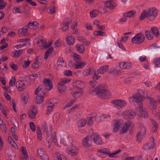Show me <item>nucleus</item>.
I'll use <instances>...</instances> for the list:
<instances>
[{"instance_id": "obj_1", "label": "nucleus", "mask_w": 160, "mask_h": 160, "mask_svg": "<svg viewBox=\"0 0 160 160\" xmlns=\"http://www.w3.org/2000/svg\"><path fill=\"white\" fill-rule=\"evenodd\" d=\"M140 92H142L140 90L138 91L137 94L130 98V99H132L133 102L136 103L137 106L140 109H141L140 111V114L138 116L144 118H147L148 117V113L145 109H142L143 107L142 101H143V95L140 93Z\"/></svg>"}, {"instance_id": "obj_2", "label": "nucleus", "mask_w": 160, "mask_h": 160, "mask_svg": "<svg viewBox=\"0 0 160 160\" xmlns=\"http://www.w3.org/2000/svg\"><path fill=\"white\" fill-rule=\"evenodd\" d=\"M95 95L104 99L109 98L111 97V92H109L107 87L103 85H100L96 87L93 89Z\"/></svg>"}, {"instance_id": "obj_3", "label": "nucleus", "mask_w": 160, "mask_h": 160, "mask_svg": "<svg viewBox=\"0 0 160 160\" xmlns=\"http://www.w3.org/2000/svg\"><path fill=\"white\" fill-rule=\"evenodd\" d=\"M158 15V11L155 7L149 8L148 11L144 10L139 17V19L142 20L146 18L151 21L154 20Z\"/></svg>"}, {"instance_id": "obj_4", "label": "nucleus", "mask_w": 160, "mask_h": 160, "mask_svg": "<svg viewBox=\"0 0 160 160\" xmlns=\"http://www.w3.org/2000/svg\"><path fill=\"white\" fill-rule=\"evenodd\" d=\"M75 91L72 92V96L75 98L81 97L82 94V88H83L84 83L81 81H77L74 83Z\"/></svg>"}, {"instance_id": "obj_5", "label": "nucleus", "mask_w": 160, "mask_h": 160, "mask_svg": "<svg viewBox=\"0 0 160 160\" xmlns=\"http://www.w3.org/2000/svg\"><path fill=\"white\" fill-rule=\"evenodd\" d=\"M37 44H41L40 47L42 49H45L49 48L52 44V42H49V43H46V39L42 37H37L34 40Z\"/></svg>"}, {"instance_id": "obj_6", "label": "nucleus", "mask_w": 160, "mask_h": 160, "mask_svg": "<svg viewBox=\"0 0 160 160\" xmlns=\"http://www.w3.org/2000/svg\"><path fill=\"white\" fill-rule=\"evenodd\" d=\"M145 39V36L141 33H138L132 39V42L134 44H139L143 42Z\"/></svg>"}, {"instance_id": "obj_7", "label": "nucleus", "mask_w": 160, "mask_h": 160, "mask_svg": "<svg viewBox=\"0 0 160 160\" xmlns=\"http://www.w3.org/2000/svg\"><path fill=\"white\" fill-rule=\"evenodd\" d=\"M140 130L137 135V138L138 141H140L142 136L146 133V128L144 125L142 123L139 124Z\"/></svg>"}, {"instance_id": "obj_8", "label": "nucleus", "mask_w": 160, "mask_h": 160, "mask_svg": "<svg viewBox=\"0 0 160 160\" xmlns=\"http://www.w3.org/2000/svg\"><path fill=\"white\" fill-rule=\"evenodd\" d=\"M93 138L92 136H88L82 140L83 145L87 147H90L93 141Z\"/></svg>"}, {"instance_id": "obj_9", "label": "nucleus", "mask_w": 160, "mask_h": 160, "mask_svg": "<svg viewBox=\"0 0 160 160\" xmlns=\"http://www.w3.org/2000/svg\"><path fill=\"white\" fill-rule=\"evenodd\" d=\"M37 153L42 160H49L48 156L43 149L41 148L38 149Z\"/></svg>"}, {"instance_id": "obj_10", "label": "nucleus", "mask_w": 160, "mask_h": 160, "mask_svg": "<svg viewBox=\"0 0 160 160\" xmlns=\"http://www.w3.org/2000/svg\"><path fill=\"white\" fill-rule=\"evenodd\" d=\"M43 83L44 84L43 88L45 90L49 91L52 88V81L49 79H45L43 81Z\"/></svg>"}, {"instance_id": "obj_11", "label": "nucleus", "mask_w": 160, "mask_h": 160, "mask_svg": "<svg viewBox=\"0 0 160 160\" xmlns=\"http://www.w3.org/2000/svg\"><path fill=\"white\" fill-rule=\"evenodd\" d=\"M48 136L46 138V140H48ZM51 140L50 141H46V143L48 144V148H50L51 143L52 142H53L55 143H57V139L56 137V133L55 132H53L52 135L51 136L50 138Z\"/></svg>"}, {"instance_id": "obj_12", "label": "nucleus", "mask_w": 160, "mask_h": 160, "mask_svg": "<svg viewBox=\"0 0 160 160\" xmlns=\"http://www.w3.org/2000/svg\"><path fill=\"white\" fill-rule=\"evenodd\" d=\"M70 149L67 150V153L72 156H75L78 154V148L75 146H73L72 144V146L69 147Z\"/></svg>"}, {"instance_id": "obj_13", "label": "nucleus", "mask_w": 160, "mask_h": 160, "mask_svg": "<svg viewBox=\"0 0 160 160\" xmlns=\"http://www.w3.org/2000/svg\"><path fill=\"white\" fill-rule=\"evenodd\" d=\"M123 124L122 120H115L113 121V124L114 126L113 131L114 132H117L120 126Z\"/></svg>"}, {"instance_id": "obj_14", "label": "nucleus", "mask_w": 160, "mask_h": 160, "mask_svg": "<svg viewBox=\"0 0 160 160\" xmlns=\"http://www.w3.org/2000/svg\"><path fill=\"white\" fill-rule=\"evenodd\" d=\"M112 102L116 106L120 108L125 107L127 105L126 102L123 100L121 99L113 100L112 101Z\"/></svg>"}, {"instance_id": "obj_15", "label": "nucleus", "mask_w": 160, "mask_h": 160, "mask_svg": "<svg viewBox=\"0 0 160 160\" xmlns=\"http://www.w3.org/2000/svg\"><path fill=\"white\" fill-rule=\"evenodd\" d=\"M154 139L153 137L151 138V142L144 145L143 146V148L145 150H148L153 148L155 147Z\"/></svg>"}, {"instance_id": "obj_16", "label": "nucleus", "mask_w": 160, "mask_h": 160, "mask_svg": "<svg viewBox=\"0 0 160 160\" xmlns=\"http://www.w3.org/2000/svg\"><path fill=\"white\" fill-rule=\"evenodd\" d=\"M61 142L64 145L70 147L72 146V139L71 138L68 137L64 139H61Z\"/></svg>"}, {"instance_id": "obj_17", "label": "nucleus", "mask_w": 160, "mask_h": 160, "mask_svg": "<svg viewBox=\"0 0 160 160\" xmlns=\"http://www.w3.org/2000/svg\"><path fill=\"white\" fill-rule=\"evenodd\" d=\"M52 157L55 160H67V158L65 156L59 153L58 152L54 153L53 154Z\"/></svg>"}, {"instance_id": "obj_18", "label": "nucleus", "mask_w": 160, "mask_h": 160, "mask_svg": "<svg viewBox=\"0 0 160 160\" xmlns=\"http://www.w3.org/2000/svg\"><path fill=\"white\" fill-rule=\"evenodd\" d=\"M16 87L18 90L20 91H22L26 88L25 83L23 81H17L16 84Z\"/></svg>"}, {"instance_id": "obj_19", "label": "nucleus", "mask_w": 160, "mask_h": 160, "mask_svg": "<svg viewBox=\"0 0 160 160\" xmlns=\"http://www.w3.org/2000/svg\"><path fill=\"white\" fill-rule=\"evenodd\" d=\"M37 108L34 106H32V108L28 113L29 117L32 119L34 118L37 113Z\"/></svg>"}, {"instance_id": "obj_20", "label": "nucleus", "mask_w": 160, "mask_h": 160, "mask_svg": "<svg viewBox=\"0 0 160 160\" xmlns=\"http://www.w3.org/2000/svg\"><path fill=\"white\" fill-rule=\"evenodd\" d=\"M71 23L70 20H65L62 22L61 28L62 30L64 32H66L68 30V25Z\"/></svg>"}, {"instance_id": "obj_21", "label": "nucleus", "mask_w": 160, "mask_h": 160, "mask_svg": "<svg viewBox=\"0 0 160 160\" xmlns=\"http://www.w3.org/2000/svg\"><path fill=\"white\" fill-rule=\"evenodd\" d=\"M93 140L95 143L97 144L101 145L103 144L101 138L99 135L98 134H96L93 137Z\"/></svg>"}, {"instance_id": "obj_22", "label": "nucleus", "mask_w": 160, "mask_h": 160, "mask_svg": "<svg viewBox=\"0 0 160 160\" xmlns=\"http://www.w3.org/2000/svg\"><path fill=\"white\" fill-rule=\"evenodd\" d=\"M104 5L105 8L110 9H113L116 7V5L114 4V2L111 0L106 2Z\"/></svg>"}, {"instance_id": "obj_23", "label": "nucleus", "mask_w": 160, "mask_h": 160, "mask_svg": "<svg viewBox=\"0 0 160 160\" xmlns=\"http://www.w3.org/2000/svg\"><path fill=\"white\" fill-rule=\"evenodd\" d=\"M132 122L130 121H127L124 124V125L122 128V132L123 133H125L127 132L129 130L130 126L131 125Z\"/></svg>"}, {"instance_id": "obj_24", "label": "nucleus", "mask_w": 160, "mask_h": 160, "mask_svg": "<svg viewBox=\"0 0 160 160\" xmlns=\"http://www.w3.org/2000/svg\"><path fill=\"white\" fill-rule=\"evenodd\" d=\"M28 29H35L39 27V23L37 22H29L28 25Z\"/></svg>"}, {"instance_id": "obj_25", "label": "nucleus", "mask_w": 160, "mask_h": 160, "mask_svg": "<svg viewBox=\"0 0 160 160\" xmlns=\"http://www.w3.org/2000/svg\"><path fill=\"white\" fill-rule=\"evenodd\" d=\"M119 67L123 69H130L131 67V64L128 62H121L119 64Z\"/></svg>"}, {"instance_id": "obj_26", "label": "nucleus", "mask_w": 160, "mask_h": 160, "mask_svg": "<svg viewBox=\"0 0 160 160\" xmlns=\"http://www.w3.org/2000/svg\"><path fill=\"white\" fill-rule=\"evenodd\" d=\"M42 94L41 93L40 96L38 95L36 97V102L38 104H41L44 101L43 95H45V92L44 93L42 91Z\"/></svg>"}, {"instance_id": "obj_27", "label": "nucleus", "mask_w": 160, "mask_h": 160, "mask_svg": "<svg viewBox=\"0 0 160 160\" xmlns=\"http://www.w3.org/2000/svg\"><path fill=\"white\" fill-rule=\"evenodd\" d=\"M157 104L156 101L153 98L150 99V102L149 104V108L152 109H154L157 108Z\"/></svg>"}, {"instance_id": "obj_28", "label": "nucleus", "mask_w": 160, "mask_h": 160, "mask_svg": "<svg viewBox=\"0 0 160 160\" xmlns=\"http://www.w3.org/2000/svg\"><path fill=\"white\" fill-rule=\"evenodd\" d=\"M136 14V12L135 11H130L128 12H126L123 13V16L124 17L132 18L134 17Z\"/></svg>"}, {"instance_id": "obj_29", "label": "nucleus", "mask_w": 160, "mask_h": 160, "mask_svg": "<svg viewBox=\"0 0 160 160\" xmlns=\"http://www.w3.org/2000/svg\"><path fill=\"white\" fill-rule=\"evenodd\" d=\"M13 10H14V13L16 14L17 13H22L25 11V8L24 7H20L17 8L16 7H14Z\"/></svg>"}, {"instance_id": "obj_30", "label": "nucleus", "mask_w": 160, "mask_h": 160, "mask_svg": "<svg viewBox=\"0 0 160 160\" xmlns=\"http://www.w3.org/2000/svg\"><path fill=\"white\" fill-rule=\"evenodd\" d=\"M66 40L68 44L71 45H73L75 42V38L71 36L67 37Z\"/></svg>"}, {"instance_id": "obj_31", "label": "nucleus", "mask_w": 160, "mask_h": 160, "mask_svg": "<svg viewBox=\"0 0 160 160\" xmlns=\"http://www.w3.org/2000/svg\"><path fill=\"white\" fill-rule=\"evenodd\" d=\"M28 28L27 25L24 26L22 29H19L18 30V32L19 34H23L24 35H25L28 32Z\"/></svg>"}, {"instance_id": "obj_32", "label": "nucleus", "mask_w": 160, "mask_h": 160, "mask_svg": "<svg viewBox=\"0 0 160 160\" xmlns=\"http://www.w3.org/2000/svg\"><path fill=\"white\" fill-rule=\"evenodd\" d=\"M145 34L148 40H152L153 39V35L150 30H146L145 31Z\"/></svg>"}, {"instance_id": "obj_33", "label": "nucleus", "mask_w": 160, "mask_h": 160, "mask_svg": "<svg viewBox=\"0 0 160 160\" xmlns=\"http://www.w3.org/2000/svg\"><path fill=\"white\" fill-rule=\"evenodd\" d=\"M58 88L59 92L61 93L65 92L66 90V87L62 83H59L58 84Z\"/></svg>"}, {"instance_id": "obj_34", "label": "nucleus", "mask_w": 160, "mask_h": 160, "mask_svg": "<svg viewBox=\"0 0 160 160\" xmlns=\"http://www.w3.org/2000/svg\"><path fill=\"white\" fill-rule=\"evenodd\" d=\"M108 65L102 66L99 68L98 70L100 74H102L108 69Z\"/></svg>"}, {"instance_id": "obj_35", "label": "nucleus", "mask_w": 160, "mask_h": 160, "mask_svg": "<svg viewBox=\"0 0 160 160\" xmlns=\"http://www.w3.org/2000/svg\"><path fill=\"white\" fill-rule=\"evenodd\" d=\"M151 30L153 33V35L156 38H158L159 36V33L158 28L156 27H154L151 28Z\"/></svg>"}, {"instance_id": "obj_36", "label": "nucleus", "mask_w": 160, "mask_h": 160, "mask_svg": "<svg viewBox=\"0 0 160 160\" xmlns=\"http://www.w3.org/2000/svg\"><path fill=\"white\" fill-rule=\"evenodd\" d=\"M72 56L75 61L78 63L81 61V56L76 53H74L72 54Z\"/></svg>"}, {"instance_id": "obj_37", "label": "nucleus", "mask_w": 160, "mask_h": 160, "mask_svg": "<svg viewBox=\"0 0 160 160\" xmlns=\"http://www.w3.org/2000/svg\"><path fill=\"white\" fill-rule=\"evenodd\" d=\"M76 48L77 51L79 52L83 53L85 51V49L83 46L82 45L78 44L76 46Z\"/></svg>"}, {"instance_id": "obj_38", "label": "nucleus", "mask_w": 160, "mask_h": 160, "mask_svg": "<svg viewBox=\"0 0 160 160\" xmlns=\"http://www.w3.org/2000/svg\"><path fill=\"white\" fill-rule=\"evenodd\" d=\"M29 95L27 93H23L22 96V102L24 104H26L28 101V98Z\"/></svg>"}, {"instance_id": "obj_39", "label": "nucleus", "mask_w": 160, "mask_h": 160, "mask_svg": "<svg viewBox=\"0 0 160 160\" xmlns=\"http://www.w3.org/2000/svg\"><path fill=\"white\" fill-rule=\"evenodd\" d=\"M98 152H99L100 153H103L105 154H107L108 155L109 157H110V156H111V154L110 153V152L109 149L105 148L99 150H98Z\"/></svg>"}, {"instance_id": "obj_40", "label": "nucleus", "mask_w": 160, "mask_h": 160, "mask_svg": "<svg viewBox=\"0 0 160 160\" xmlns=\"http://www.w3.org/2000/svg\"><path fill=\"white\" fill-rule=\"evenodd\" d=\"M53 48L52 47H50L47 50L45 53L44 59H46L48 58L49 54H51L53 51Z\"/></svg>"}, {"instance_id": "obj_41", "label": "nucleus", "mask_w": 160, "mask_h": 160, "mask_svg": "<svg viewBox=\"0 0 160 160\" xmlns=\"http://www.w3.org/2000/svg\"><path fill=\"white\" fill-rule=\"evenodd\" d=\"M23 52V50L22 49L16 50L13 53V57L15 58H17L20 56Z\"/></svg>"}, {"instance_id": "obj_42", "label": "nucleus", "mask_w": 160, "mask_h": 160, "mask_svg": "<svg viewBox=\"0 0 160 160\" xmlns=\"http://www.w3.org/2000/svg\"><path fill=\"white\" fill-rule=\"evenodd\" d=\"M93 34L95 36H105L106 35L105 32L99 31H96L93 32Z\"/></svg>"}, {"instance_id": "obj_43", "label": "nucleus", "mask_w": 160, "mask_h": 160, "mask_svg": "<svg viewBox=\"0 0 160 160\" xmlns=\"http://www.w3.org/2000/svg\"><path fill=\"white\" fill-rule=\"evenodd\" d=\"M94 70L92 68H89L88 69H86L84 71L83 73L85 75L88 76L91 74L93 72Z\"/></svg>"}, {"instance_id": "obj_44", "label": "nucleus", "mask_w": 160, "mask_h": 160, "mask_svg": "<svg viewBox=\"0 0 160 160\" xmlns=\"http://www.w3.org/2000/svg\"><path fill=\"white\" fill-rule=\"evenodd\" d=\"M54 104H53L51 105H48L47 107V114H50L53 110L54 107Z\"/></svg>"}, {"instance_id": "obj_45", "label": "nucleus", "mask_w": 160, "mask_h": 160, "mask_svg": "<svg viewBox=\"0 0 160 160\" xmlns=\"http://www.w3.org/2000/svg\"><path fill=\"white\" fill-rule=\"evenodd\" d=\"M16 82V78L15 77L13 76L12 78L10 80L9 82V85L11 87L14 86L15 85V83Z\"/></svg>"}, {"instance_id": "obj_46", "label": "nucleus", "mask_w": 160, "mask_h": 160, "mask_svg": "<svg viewBox=\"0 0 160 160\" xmlns=\"http://www.w3.org/2000/svg\"><path fill=\"white\" fill-rule=\"evenodd\" d=\"M43 88H44V86L43 85H40V86H38L36 90V91H35V95H37L38 94V92H39L40 91H41V90H42V91H43V92L44 93V92H45L44 90H45Z\"/></svg>"}, {"instance_id": "obj_47", "label": "nucleus", "mask_w": 160, "mask_h": 160, "mask_svg": "<svg viewBox=\"0 0 160 160\" xmlns=\"http://www.w3.org/2000/svg\"><path fill=\"white\" fill-rule=\"evenodd\" d=\"M87 123V121L85 119H82L78 124V126L80 127L84 126Z\"/></svg>"}, {"instance_id": "obj_48", "label": "nucleus", "mask_w": 160, "mask_h": 160, "mask_svg": "<svg viewBox=\"0 0 160 160\" xmlns=\"http://www.w3.org/2000/svg\"><path fill=\"white\" fill-rule=\"evenodd\" d=\"M37 138L39 140H41L42 138V133L40 128L39 127L37 128Z\"/></svg>"}, {"instance_id": "obj_49", "label": "nucleus", "mask_w": 160, "mask_h": 160, "mask_svg": "<svg viewBox=\"0 0 160 160\" xmlns=\"http://www.w3.org/2000/svg\"><path fill=\"white\" fill-rule=\"evenodd\" d=\"M90 16L91 18H94L96 17L98 15V11L95 10H92V11H91L90 12Z\"/></svg>"}, {"instance_id": "obj_50", "label": "nucleus", "mask_w": 160, "mask_h": 160, "mask_svg": "<svg viewBox=\"0 0 160 160\" xmlns=\"http://www.w3.org/2000/svg\"><path fill=\"white\" fill-rule=\"evenodd\" d=\"M22 151L23 155H25L24 158L27 159L28 158V157L27 155V152L26 151V148L24 146H22Z\"/></svg>"}, {"instance_id": "obj_51", "label": "nucleus", "mask_w": 160, "mask_h": 160, "mask_svg": "<svg viewBox=\"0 0 160 160\" xmlns=\"http://www.w3.org/2000/svg\"><path fill=\"white\" fill-rule=\"evenodd\" d=\"M31 63L30 61L28 59L27 61H24L23 64V67L24 68H26L28 67L29 65Z\"/></svg>"}, {"instance_id": "obj_52", "label": "nucleus", "mask_w": 160, "mask_h": 160, "mask_svg": "<svg viewBox=\"0 0 160 160\" xmlns=\"http://www.w3.org/2000/svg\"><path fill=\"white\" fill-rule=\"evenodd\" d=\"M99 72L98 70L95 71L93 76L94 80H97L99 78V77L98 75Z\"/></svg>"}, {"instance_id": "obj_53", "label": "nucleus", "mask_w": 160, "mask_h": 160, "mask_svg": "<svg viewBox=\"0 0 160 160\" xmlns=\"http://www.w3.org/2000/svg\"><path fill=\"white\" fill-rule=\"evenodd\" d=\"M94 118V117H92V116H90L89 117V119L88 120V125L90 126H92V125L93 122L92 120V118Z\"/></svg>"}, {"instance_id": "obj_54", "label": "nucleus", "mask_w": 160, "mask_h": 160, "mask_svg": "<svg viewBox=\"0 0 160 160\" xmlns=\"http://www.w3.org/2000/svg\"><path fill=\"white\" fill-rule=\"evenodd\" d=\"M29 124L32 131L33 132H34L36 130V126L34 123L31 122H30Z\"/></svg>"}, {"instance_id": "obj_55", "label": "nucleus", "mask_w": 160, "mask_h": 160, "mask_svg": "<svg viewBox=\"0 0 160 160\" xmlns=\"http://www.w3.org/2000/svg\"><path fill=\"white\" fill-rule=\"evenodd\" d=\"M9 65L10 67L14 71H16L18 69L17 65L16 64H14L13 62H11Z\"/></svg>"}, {"instance_id": "obj_56", "label": "nucleus", "mask_w": 160, "mask_h": 160, "mask_svg": "<svg viewBox=\"0 0 160 160\" xmlns=\"http://www.w3.org/2000/svg\"><path fill=\"white\" fill-rule=\"evenodd\" d=\"M154 62L156 66L158 67H160V58H155Z\"/></svg>"}, {"instance_id": "obj_57", "label": "nucleus", "mask_w": 160, "mask_h": 160, "mask_svg": "<svg viewBox=\"0 0 160 160\" xmlns=\"http://www.w3.org/2000/svg\"><path fill=\"white\" fill-rule=\"evenodd\" d=\"M42 130L43 131V132H46V134L47 135V136H49V132H48V127L46 125H44L42 127Z\"/></svg>"}, {"instance_id": "obj_58", "label": "nucleus", "mask_w": 160, "mask_h": 160, "mask_svg": "<svg viewBox=\"0 0 160 160\" xmlns=\"http://www.w3.org/2000/svg\"><path fill=\"white\" fill-rule=\"evenodd\" d=\"M64 73L65 76H70L72 75V72L70 70H66L64 71Z\"/></svg>"}, {"instance_id": "obj_59", "label": "nucleus", "mask_w": 160, "mask_h": 160, "mask_svg": "<svg viewBox=\"0 0 160 160\" xmlns=\"http://www.w3.org/2000/svg\"><path fill=\"white\" fill-rule=\"evenodd\" d=\"M70 81V79H68L66 78H63L62 79L61 82L60 83H62V84L64 85L66 83H69Z\"/></svg>"}, {"instance_id": "obj_60", "label": "nucleus", "mask_w": 160, "mask_h": 160, "mask_svg": "<svg viewBox=\"0 0 160 160\" xmlns=\"http://www.w3.org/2000/svg\"><path fill=\"white\" fill-rule=\"evenodd\" d=\"M131 110H127L123 112V114L126 116L127 117V118H128L130 113H131Z\"/></svg>"}, {"instance_id": "obj_61", "label": "nucleus", "mask_w": 160, "mask_h": 160, "mask_svg": "<svg viewBox=\"0 0 160 160\" xmlns=\"http://www.w3.org/2000/svg\"><path fill=\"white\" fill-rule=\"evenodd\" d=\"M98 12L102 14H105L107 12V10L105 8H102L99 7Z\"/></svg>"}, {"instance_id": "obj_62", "label": "nucleus", "mask_w": 160, "mask_h": 160, "mask_svg": "<svg viewBox=\"0 0 160 160\" xmlns=\"http://www.w3.org/2000/svg\"><path fill=\"white\" fill-rule=\"evenodd\" d=\"M153 124V129H154V131L155 132H156L157 130V123L154 121H153L152 122Z\"/></svg>"}, {"instance_id": "obj_63", "label": "nucleus", "mask_w": 160, "mask_h": 160, "mask_svg": "<svg viewBox=\"0 0 160 160\" xmlns=\"http://www.w3.org/2000/svg\"><path fill=\"white\" fill-rule=\"evenodd\" d=\"M136 115V113L134 111L131 110V113H130L128 118L130 119H132L135 117Z\"/></svg>"}, {"instance_id": "obj_64", "label": "nucleus", "mask_w": 160, "mask_h": 160, "mask_svg": "<svg viewBox=\"0 0 160 160\" xmlns=\"http://www.w3.org/2000/svg\"><path fill=\"white\" fill-rule=\"evenodd\" d=\"M41 61L40 59L38 57H37L36 58L34 63L37 64L38 66H39V65L40 63H41Z\"/></svg>"}]
</instances>
